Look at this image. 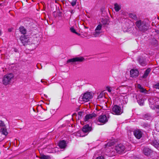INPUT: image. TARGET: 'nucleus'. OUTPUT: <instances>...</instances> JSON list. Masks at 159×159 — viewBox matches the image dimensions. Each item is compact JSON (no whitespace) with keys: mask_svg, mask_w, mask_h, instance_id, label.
I'll list each match as a JSON object with an SVG mask.
<instances>
[{"mask_svg":"<svg viewBox=\"0 0 159 159\" xmlns=\"http://www.w3.org/2000/svg\"><path fill=\"white\" fill-rule=\"evenodd\" d=\"M121 93L123 94H126V93Z\"/></svg>","mask_w":159,"mask_h":159,"instance_id":"45","label":"nucleus"},{"mask_svg":"<svg viewBox=\"0 0 159 159\" xmlns=\"http://www.w3.org/2000/svg\"><path fill=\"white\" fill-rule=\"evenodd\" d=\"M95 157H96L95 159H99V154L98 152H97L94 154L93 156V158H94Z\"/></svg>","mask_w":159,"mask_h":159,"instance_id":"28","label":"nucleus"},{"mask_svg":"<svg viewBox=\"0 0 159 159\" xmlns=\"http://www.w3.org/2000/svg\"><path fill=\"white\" fill-rule=\"evenodd\" d=\"M13 77L14 75L10 73L5 75L2 79L3 84L5 85L9 84Z\"/></svg>","mask_w":159,"mask_h":159,"instance_id":"5","label":"nucleus"},{"mask_svg":"<svg viewBox=\"0 0 159 159\" xmlns=\"http://www.w3.org/2000/svg\"><path fill=\"white\" fill-rule=\"evenodd\" d=\"M100 113L102 112L100 115V125L106 123L108 121L109 118V111L107 110L102 109V107H101L100 105Z\"/></svg>","mask_w":159,"mask_h":159,"instance_id":"1","label":"nucleus"},{"mask_svg":"<svg viewBox=\"0 0 159 159\" xmlns=\"http://www.w3.org/2000/svg\"><path fill=\"white\" fill-rule=\"evenodd\" d=\"M131 76L132 77H136L139 74V71L137 70L132 69L130 71Z\"/></svg>","mask_w":159,"mask_h":159,"instance_id":"14","label":"nucleus"},{"mask_svg":"<svg viewBox=\"0 0 159 159\" xmlns=\"http://www.w3.org/2000/svg\"><path fill=\"white\" fill-rule=\"evenodd\" d=\"M139 64L142 66H145L147 65L146 59L143 57H139L137 60Z\"/></svg>","mask_w":159,"mask_h":159,"instance_id":"9","label":"nucleus"},{"mask_svg":"<svg viewBox=\"0 0 159 159\" xmlns=\"http://www.w3.org/2000/svg\"><path fill=\"white\" fill-rule=\"evenodd\" d=\"M152 118L151 115L149 114H146L143 116V119L144 120H149Z\"/></svg>","mask_w":159,"mask_h":159,"instance_id":"21","label":"nucleus"},{"mask_svg":"<svg viewBox=\"0 0 159 159\" xmlns=\"http://www.w3.org/2000/svg\"><path fill=\"white\" fill-rule=\"evenodd\" d=\"M41 82H43L42 81V80H41Z\"/></svg>","mask_w":159,"mask_h":159,"instance_id":"48","label":"nucleus"},{"mask_svg":"<svg viewBox=\"0 0 159 159\" xmlns=\"http://www.w3.org/2000/svg\"><path fill=\"white\" fill-rule=\"evenodd\" d=\"M1 4L0 3V6L1 5Z\"/></svg>","mask_w":159,"mask_h":159,"instance_id":"49","label":"nucleus"},{"mask_svg":"<svg viewBox=\"0 0 159 159\" xmlns=\"http://www.w3.org/2000/svg\"><path fill=\"white\" fill-rule=\"evenodd\" d=\"M76 0H73L71 2V5L72 6H74L76 4Z\"/></svg>","mask_w":159,"mask_h":159,"instance_id":"33","label":"nucleus"},{"mask_svg":"<svg viewBox=\"0 0 159 159\" xmlns=\"http://www.w3.org/2000/svg\"><path fill=\"white\" fill-rule=\"evenodd\" d=\"M101 10L102 12V15L103 16H106V13L105 12V11L103 10Z\"/></svg>","mask_w":159,"mask_h":159,"instance_id":"35","label":"nucleus"},{"mask_svg":"<svg viewBox=\"0 0 159 159\" xmlns=\"http://www.w3.org/2000/svg\"><path fill=\"white\" fill-rule=\"evenodd\" d=\"M100 159H105V157L103 156H100Z\"/></svg>","mask_w":159,"mask_h":159,"instance_id":"38","label":"nucleus"},{"mask_svg":"<svg viewBox=\"0 0 159 159\" xmlns=\"http://www.w3.org/2000/svg\"><path fill=\"white\" fill-rule=\"evenodd\" d=\"M83 112L81 111H80L78 112V115L80 116H81Z\"/></svg>","mask_w":159,"mask_h":159,"instance_id":"37","label":"nucleus"},{"mask_svg":"<svg viewBox=\"0 0 159 159\" xmlns=\"http://www.w3.org/2000/svg\"><path fill=\"white\" fill-rule=\"evenodd\" d=\"M134 134L135 137L138 139H140L142 136L143 133L141 130L139 129L134 130Z\"/></svg>","mask_w":159,"mask_h":159,"instance_id":"10","label":"nucleus"},{"mask_svg":"<svg viewBox=\"0 0 159 159\" xmlns=\"http://www.w3.org/2000/svg\"><path fill=\"white\" fill-rule=\"evenodd\" d=\"M4 126V122L1 121L0 120V126Z\"/></svg>","mask_w":159,"mask_h":159,"instance_id":"36","label":"nucleus"},{"mask_svg":"<svg viewBox=\"0 0 159 159\" xmlns=\"http://www.w3.org/2000/svg\"><path fill=\"white\" fill-rule=\"evenodd\" d=\"M151 71V69L150 68H148L145 71L144 74L142 76L143 78H146L148 75Z\"/></svg>","mask_w":159,"mask_h":159,"instance_id":"19","label":"nucleus"},{"mask_svg":"<svg viewBox=\"0 0 159 159\" xmlns=\"http://www.w3.org/2000/svg\"><path fill=\"white\" fill-rule=\"evenodd\" d=\"M58 145L61 148H64L66 146V142L65 141L62 140L59 142Z\"/></svg>","mask_w":159,"mask_h":159,"instance_id":"16","label":"nucleus"},{"mask_svg":"<svg viewBox=\"0 0 159 159\" xmlns=\"http://www.w3.org/2000/svg\"><path fill=\"white\" fill-rule=\"evenodd\" d=\"M114 144V142H108L107 144H106L105 145V148L107 147V146L108 147H111L112 145H113Z\"/></svg>","mask_w":159,"mask_h":159,"instance_id":"27","label":"nucleus"},{"mask_svg":"<svg viewBox=\"0 0 159 159\" xmlns=\"http://www.w3.org/2000/svg\"><path fill=\"white\" fill-rule=\"evenodd\" d=\"M155 108L156 109L157 113V114H159V105H156L155 106Z\"/></svg>","mask_w":159,"mask_h":159,"instance_id":"31","label":"nucleus"},{"mask_svg":"<svg viewBox=\"0 0 159 159\" xmlns=\"http://www.w3.org/2000/svg\"><path fill=\"white\" fill-rule=\"evenodd\" d=\"M94 37H97L99 35V25H98L95 30L93 34Z\"/></svg>","mask_w":159,"mask_h":159,"instance_id":"15","label":"nucleus"},{"mask_svg":"<svg viewBox=\"0 0 159 159\" xmlns=\"http://www.w3.org/2000/svg\"><path fill=\"white\" fill-rule=\"evenodd\" d=\"M153 88L159 89V83H157L153 86Z\"/></svg>","mask_w":159,"mask_h":159,"instance_id":"32","label":"nucleus"},{"mask_svg":"<svg viewBox=\"0 0 159 159\" xmlns=\"http://www.w3.org/2000/svg\"><path fill=\"white\" fill-rule=\"evenodd\" d=\"M100 98L101 97H102V95L101 93H100Z\"/></svg>","mask_w":159,"mask_h":159,"instance_id":"40","label":"nucleus"},{"mask_svg":"<svg viewBox=\"0 0 159 159\" xmlns=\"http://www.w3.org/2000/svg\"><path fill=\"white\" fill-rule=\"evenodd\" d=\"M2 134L5 135H7L8 133L7 132V129L4 128H2L1 129Z\"/></svg>","mask_w":159,"mask_h":159,"instance_id":"26","label":"nucleus"},{"mask_svg":"<svg viewBox=\"0 0 159 159\" xmlns=\"http://www.w3.org/2000/svg\"><path fill=\"white\" fill-rule=\"evenodd\" d=\"M85 28H88V27H85Z\"/></svg>","mask_w":159,"mask_h":159,"instance_id":"46","label":"nucleus"},{"mask_svg":"<svg viewBox=\"0 0 159 159\" xmlns=\"http://www.w3.org/2000/svg\"><path fill=\"white\" fill-rule=\"evenodd\" d=\"M125 148V146L123 144L120 143L115 146V149L117 153L120 154L124 151Z\"/></svg>","mask_w":159,"mask_h":159,"instance_id":"7","label":"nucleus"},{"mask_svg":"<svg viewBox=\"0 0 159 159\" xmlns=\"http://www.w3.org/2000/svg\"><path fill=\"white\" fill-rule=\"evenodd\" d=\"M1 34V30H0V35Z\"/></svg>","mask_w":159,"mask_h":159,"instance_id":"44","label":"nucleus"},{"mask_svg":"<svg viewBox=\"0 0 159 159\" xmlns=\"http://www.w3.org/2000/svg\"><path fill=\"white\" fill-rule=\"evenodd\" d=\"M101 22L103 25H106L108 24L109 19L108 17H104L102 19Z\"/></svg>","mask_w":159,"mask_h":159,"instance_id":"18","label":"nucleus"},{"mask_svg":"<svg viewBox=\"0 0 159 159\" xmlns=\"http://www.w3.org/2000/svg\"><path fill=\"white\" fill-rule=\"evenodd\" d=\"M129 16L130 18L136 20H137V18L136 15L134 14L130 13L129 14Z\"/></svg>","mask_w":159,"mask_h":159,"instance_id":"23","label":"nucleus"},{"mask_svg":"<svg viewBox=\"0 0 159 159\" xmlns=\"http://www.w3.org/2000/svg\"><path fill=\"white\" fill-rule=\"evenodd\" d=\"M20 39L24 45L26 44L29 42V38L26 36H21Z\"/></svg>","mask_w":159,"mask_h":159,"instance_id":"12","label":"nucleus"},{"mask_svg":"<svg viewBox=\"0 0 159 159\" xmlns=\"http://www.w3.org/2000/svg\"><path fill=\"white\" fill-rule=\"evenodd\" d=\"M20 32L22 34H25L26 33V29L23 26H21L19 28Z\"/></svg>","mask_w":159,"mask_h":159,"instance_id":"22","label":"nucleus"},{"mask_svg":"<svg viewBox=\"0 0 159 159\" xmlns=\"http://www.w3.org/2000/svg\"><path fill=\"white\" fill-rule=\"evenodd\" d=\"M142 125L145 128L148 127L150 126L146 122L143 123L142 124Z\"/></svg>","mask_w":159,"mask_h":159,"instance_id":"30","label":"nucleus"},{"mask_svg":"<svg viewBox=\"0 0 159 159\" xmlns=\"http://www.w3.org/2000/svg\"><path fill=\"white\" fill-rule=\"evenodd\" d=\"M92 130V128L89 125L87 124L82 127L81 129V131L84 134H83L81 133V131H79L78 132V134H80V137H84L86 135H87Z\"/></svg>","mask_w":159,"mask_h":159,"instance_id":"4","label":"nucleus"},{"mask_svg":"<svg viewBox=\"0 0 159 159\" xmlns=\"http://www.w3.org/2000/svg\"><path fill=\"white\" fill-rule=\"evenodd\" d=\"M84 58L82 57H76L68 60L67 63H73L76 62H81L84 61Z\"/></svg>","mask_w":159,"mask_h":159,"instance_id":"8","label":"nucleus"},{"mask_svg":"<svg viewBox=\"0 0 159 159\" xmlns=\"http://www.w3.org/2000/svg\"><path fill=\"white\" fill-rule=\"evenodd\" d=\"M141 93H142L143 95L149 94L150 93H152L150 91V90H139Z\"/></svg>","mask_w":159,"mask_h":159,"instance_id":"20","label":"nucleus"},{"mask_svg":"<svg viewBox=\"0 0 159 159\" xmlns=\"http://www.w3.org/2000/svg\"><path fill=\"white\" fill-rule=\"evenodd\" d=\"M112 113L116 115H120L123 112V111L119 106L115 105L112 109Z\"/></svg>","mask_w":159,"mask_h":159,"instance_id":"6","label":"nucleus"},{"mask_svg":"<svg viewBox=\"0 0 159 159\" xmlns=\"http://www.w3.org/2000/svg\"><path fill=\"white\" fill-rule=\"evenodd\" d=\"M136 29L139 31L144 32L148 30V26L146 22L141 20H139L136 21L135 23Z\"/></svg>","mask_w":159,"mask_h":159,"instance_id":"2","label":"nucleus"},{"mask_svg":"<svg viewBox=\"0 0 159 159\" xmlns=\"http://www.w3.org/2000/svg\"><path fill=\"white\" fill-rule=\"evenodd\" d=\"M99 96H98V98H99Z\"/></svg>","mask_w":159,"mask_h":159,"instance_id":"47","label":"nucleus"},{"mask_svg":"<svg viewBox=\"0 0 159 159\" xmlns=\"http://www.w3.org/2000/svg\"><path fill=\"white\" fill-rule=\"evenodd\" d=\"M107 91H108L109 92H111V90H107Z\"/></svg>","mask_w":159,"mask_h":159,"instance_id":"43","label":"nucleus"},{"mask_svg":"<svg viewBox=\"0 0 159 159\" xmlns=\"http://www.w3.org/2000/svg\"><path fill=\"white\" fill-rule=\"evenodd\" d=\"M107 89L109 90L110 89H111L112 88L109 86H107Z\"/></svg>","mask_w":159,"mask_h":159,"instance_id":"39","label":"nucleus"},{"mask_svg":"<svg viewBox=\"0 0 159 159\" xmlns=\"http://www.w3.org/2000/svg\"><path fill=\"white\" fill-rule=\"evenodd\" d=\"M153 152V151L148 147L144 148L143 150V154L147 156H148Z\"/></svg>","mask_w":159,"mask_h":159,"instance_id":"11","label":"nucleus"},{"mask_svg":"<svg viewBox=\"0 0 159 159\" xmlns=\"http://www.w3.org/2000/svg\"><path fill=\"white\" fill-rule=\"evenodd\" d=\"M136 87L137 88L139 89H145L143 88V87H142L141 85L139 84H138L136 85Z\"/></svg>","mask_w":159,"mask_h":159,"instance_id":"29","label":"nucleus"},{"mask_svg":"<svg viewBox=\"0 0 159 159\" xmlns=\"http://www.w3.org/2000/svg\"><path fill=\"white\" fill-rule=\"evenodd\" d=\"M39 158L41 159H50L51 158L49 156L44 155H41Z\"/></svg>","mask_w":159,"mask_h":159,"instance_id":"25","label":"nucleus"},{"mask_svg":"<svg viewBox=\"0 0 159 159\" xmlns=\"http://www.w3.org/2000/svg\"><path fill=\"white\" fill-rule=\"evenodd\" d=\"M97 120L98 121H99V117H98V118L97 119Z\"/></svg>","mask_w":159,"mask_h":159,"instance_id":"42","label":"nucleus"},{"mask_svg":"<svg viewBox=\"0 0 159 159\" xmlns=\"http://www.w3.org/2000/svg\"><path fill=\"white\" fill-rule=\"evenodd\" d=\"M70 31L71 32H72L73 33H74L76 34H78V33L76 32L75 30L73 28L71 27L70 28Z\"/></svg>","mask_w":159,"mask_h":159,"instance_id":"34","label":"nucleus"},{"mask_svg":"<svg viewBox=\"0 0 159 159\" xmlns=\"http://www.w3.org/2000/svg\"><path fill=\"white\" fill-rule=\"evenodd\" d=\"M151 144L158 150H159V143L156 140L152 141L151 142Z\"/></svg>","mask_w":159,"mask_h":159,"instance_id":"17","label":"nucleus"},{"mask_svg":"<svg viewBox=\"0 0 159 159\" xmlns=\"http://www.w3.org/2000/svg\"><path fill=\"white\" fill-rule=\"evenodd\" d=\"M96 116L97 115L94 112L91 114H87L85 116L84 120L85 121H88L89 119H92L93 118L96 117Z\"/></svg>","mask_w":159,"mask_h":159,"instance_id":"13","label":"nucleus"},{"mask_svg":"<svg viewBox=\"0 0 159 159\" xmlns=\"http://www.w3.org/2000/svg\"><path fill=\"white\" fill-rule=\"evenodd\" d=\"M102 24H100V30H101V28L102 27Z\"/></svg>","mask_w":159,"mask_h":159,"instance_id":"41","label":"nucleus"},{"mask_svg":"<svg viewBox=\"0 0 159 159\" xmlns=\"http://www.w3.org/2000/svg\"><path fill=\"white\" fill-rule=\"evenodd\" d=\"M93 93L92 92H87L81 95L79 98V100L82 102H87L92 98Z\"/></svg>","mask_w":159,"mask_h":159,"instance_id":"3","label":"nucleus"},{"mask_svg":"<svg viewBox=\"0 0 159 159\" xmlns=\"http://www.w3.org/2000/svg\"><path fill=\"white\" fill-rule=\"evenodd\" d=\"M114 8L115 11L117 12L120 9V7L117 3H115L114 4Z\"/></svg>","mask_w":159,"mask_h":159,"instance_id":"24","label":"nucleus"}]
</instances>
